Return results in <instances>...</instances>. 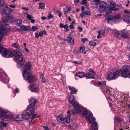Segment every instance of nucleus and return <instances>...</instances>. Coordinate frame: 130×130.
Instances as JSON below:
<instances>
[{
  "label": "nucleus",
  "instance_id": "nucleus-5",
  "mask_svg": "<svg viewBox=\"0 0 130 130\" xmlns=\"http://www.w3.org/2000/svg\"><path fill=\"white\" fill-rule=\"evenodd\" d=\"M35 108L32 106H29L27 108V110L22 115L23 118L27 120L29 119L30 115L33 113Z\"/></svg>",
  "mask_w": 130,
  "mask_h": 130
},
{
  "label": "nucleus",
  "instance_id": "nucleus-30",
  "mask_svg": "<svg viewBox=\"0 0 130 130\" xmlns=\"http://www.w3.org/2000/svg\"><path fill=\"white\" fill-rule=\"evenodd\" d=\"M70 118H69L68 117L67 118H63L61 123H69L70 122Z\"/></svg>",
  "mask_w": 130,
  "mask_h": 130
},
{
  "label": "nucleus",
  "instance_id": "nucleus-64",
  "mask_svg": "<svg viewBox=\"0 0 130 130\" xmlns=\"http://www.w3.org/2000/svg\"><path fill=\"white\" fill-rule=\"evenodd\" d=\"M43 128L45 130H50L49 129H48V127L46 126H43Z\"/></svg>",
  "mask_w": 130,
  "mask_h": 130
},
{
  "label": "nucleus",
  "instance_id": "nucleus-51",
  "mask_svg": "<svg viewBox=\"0 0 130 130\" xmlns=\"http://www.w3.org/2000/svg\"><path fill=\"white\" fill-rule=\"evenodd\" d=\"M89 71L90 72H91L93 73H94L96 75V73L94 71L91 69H89Z\"/></svg>",
  "mask_w": 130,
  "mask_h": 130
},
{
  "label": "nucleus",
  "instance_id": "nucleus-56",
  "mask_svg": "<svg viewBox=\"0 0 130 130\" xmlns=\"http://www.w3.org/2000/svg\"><path fill=\"white\" fill-rule=\"evenodd\" d=\"M79 2V0H75L74 2L75 5H77Z\"/></svg>",
  "mask_w": 130,
  "mask_h": 130
},
{
  "label": "nucleus",
  "instance_id": "nucleus-23",
  "mask_svg": "<svg viewBox=\"0 0 130 130\" xmlns=\"http://www.w3.org/2000/svg\"><path fill=\"white\" fill-rule=\"evenodd\" d=\"M69 89L71 91V94H76L77 92V90L75 88L73 87L68 86Z\"/></svg>",
  "mask_w": 130,
  "mask_h": 130
},
{
  "label": "nucleus",
  "instance_id": "nucleus-57",
  "mask_svg": "<svg viewBox=\"0 0 130 130\" xmlns=\"http://www.w3.org/2000/svg\"><path fill=\"white\" fill-rule=\"evenodd\" d=\"M71 62L76 64H78L79 63L77 62V61H72Z\"/></svg>",
  "mask_w": 130,
  "mask_h": 130
},
{
  "label": "nucleus",
  "instance_id": "nucleus-32",
  "mask_svg": "<svg viewBox=\"0 0 130 130\" xmlns=\"http://www.w3.org/2000/svg\"><path fill=\"white\" fill-rule=\"evenodd\" d=\"M39 9H42L45 8V4L44 3H40L39 4Z\"/></svg>",
  "mask_w": 130,
  "mask_h": 130
},
{
  "label": "nucleus",
  "instance_id": "nucleus-47",
  "mask_svg": "<svg viewBox=\"0 0 130 130\" xmlns=\"http://www.w3.org/2000/svg\"><path fill=\"white\" fill-rule=\"evenodd\" d=\"M37 115L36 114H35L34 115H33L32 116V118H31V119L32 120L31 121V122H32V120L35 118L37 117Z\"/></svg>",
  "mask_w": 130,
  "mask_h": 130
},
{
  "label": "nucleus",
  "instance_id": "nucleus-48",
  "mask_svg": "<svg viewBox=\"0 0 130 130\" xmlns=\"http://www.w3.org/2000/svg\"><path fill=\"white\" fill-rule=\"evenodd\" d=\"M32 29L33 31H35L38 29V28L37 27L33 26L32 27Z\"/></svg>",
  "mask_w": 130,
  "mask_h": 130
},
{
  "label": "nucleus",
  "instance_id": "nucleus-62",
  "mask_svg": "<svg viewBox=\"0 0 130 130\" xmlns=\"http://www.w3.org/2000/svg\"><path fill=\"white\" fill-rule=\"evenodd\" d=\"M121 32L123 34L127 33L125 31V29H124L121 30Z\"/></svg>",
  "mask_w": 130,
  "mask_h": 130
},
{
  "label": "nucleus",
  "instance_id": "nucleus-35",
  "mask_svg": "<svg viewBox=\"0 0 130 130\" xmlns=\"http://www.w3.org/2000/svg\"><path fill=\"white\" fill-rule=\"evenodd\" d=\"M74 99V96L70 95L68 99V100L70 103H72L73 102Z\"/></svg>",
  "mask_w": 130,
  "mask_h": 130
},
{
  "label": "nucleus",
  "instance_id": "nucleus-39",
  "mask_svg": "<svg viewBox=\"0 0 130 130\" xmlns=\"http://www.w3.org/2000/svg\"><path fill=\"white\" fill-rule=\"evenodd\" d=\"M85 50V48L84 47H80L79 48V52L81 53H83Z\"/></svg>",
  "mask_w": 130,
  "mask_h": 130
},
{
  "label": "nucleus",
  "instance_id": "nucleus-31",
  "mask_svg": "<svg viewBox=\"0 0 130 130\" xmlns=\"http://www.w3.org/2000/svg\"><path fill=\"white\" fill-rule=\"evenodd\" d=\"M40 76L41 82L43 83L45 82V80L43 74L42 73H41L40 74Z\"/></svg>",
  "mask_w": 130,
  "mask_h": 130
},
{
  "label": "nucleus",
  "instance_id": "nucleus-21",
  "mask_svg": "<svg viewBox=\"0 0 130 130\" xmlns=\"http://www.w3.org/2000/svg\"><path fill=\"white\" fill-rule=\"evenodd\" d=\"M124 21L126 23L130 24V16L128 15L124 16L123 17Z\"/></svg>",
  "mask_w": 130,
  "mask_h": 130
},
{
  "label": "nucleus",
  "instance_id": "nucleus-16",
  "mask_svg": "<svg viewBox=\"0 0 130 130\" xmlns=\"http://www.w3.org/2000/svg\"><path fill=\"white\" fill-rule=\"evenodd\" d=\"M29 88L30 90L32 92H35L39 90L38 87L34 85H31L29 86Z\"/></svg>",
  "mask_w": 130,
  "mask_h": 130
},
{
  "label": "nucleus",
  "instance_id": "nucleus-17",
  "mask_svg": "<svg viewBox=\"0 0 130 130\" xmlns=\"http://www.w3.org/2000/svg\"><path fill=\"white\" fill-rule=\"evenodd\" d=\"M71 10L70 6H66L63 8V13L66 16H67L68 12H69Z\"/></svg>",
  "mask_w": 130,
  "mask_h": 130
},
{
  "label": "nucleus",
  "instance_id": "nucleus-4",
  "mask_svg": "<svg viewBox=\"0 0 130 130\" xmlns=\"http://www.w3.org/2000/svg\"><path fill=\"white\" fill-rule=\"evenodd\" d=\"M121 72V75L124 77H130V66L125 65L122 67V70H119Z\"/></svg>",
  "mask_w": 130,
  "mask_h": 130
},
{
  "label": "nucleus",
  "instance_id": "nucleus-22",
  "mask_svg": "<svg viewBox=\"0 0 130 130\" xmlns=\"http://www.w3.org/2000/svg\"><path fill=\"white\" fill-rule=\"evenodd\" d=\"M75 75L80 78H82L85 76V73L83 72H79L76 73Z\"/></svg>",
  "mask_w": 130,
  "mask_h": 130
},
{
  "label": "nucleus",
  "instance_id": "nucleus-9",
  "mask_svg": "<svg viewBox=\"0 0 130 130\" xmlns=\"http://www.w3.org/2000/svg\"><path fill=\"white\" fill-rule=\"evenodd\" d=\"M99 10L101 12L106 11L108 10V7L107 3L104 2H101L99 5Z\"/></svg>",
  "mask_w": 130,
  "mask_h": 130
},
{
  "label": "nucleus",
  "instance_id": "nucleus-29",
  "mask_svg": "<svg viewBox=\"0 0 130 130\" xmlns=\"http://www.w3.org/2000/svg\"><path fill=\"white\" fill-rule=\"evenodd\" d=\"M100 0H94L91 2L92 4L94 6H97L100 3Z\"/></svg>",
  "mask_w": 130,
  "mask_h": 130
},
{
  "label": "nucleus",
  "instance_id": "nucleus-46",
  "mask_svg": "<svg viewBox=\"0 0 130 130\" xmlns=\"http://www.w3.org/2000/svg\"><path fill=\"white\" fill-rule=\"evenodd\" d=\"M86 15V13L85 12H83L80 15V16L82 18H83L85 17Z\"/></svg>",
  "mask_w": 130,
  "mask_h": 130
},
{
  "label": "nucleus",
  "instance_id": "nucleus-13",
  "mask_svg": "<svg viewBox=\"0 0 130 130\" xmlns=\"http://www.w3.org/2000/svg\"><path fill=\"white\" fill-rule=\"evenodd\" d=\"M119 9V7H115L113 5L110 6L109 7H108V10L106 11V14H110L112 12V10L115 11L118 10Z\"/></svg>",
  "mask_w": 130,
  "mask_h": 130
},
{
  "label": "nucleus",
  "instance_id": "nucleus-19",
  "mask_svg": "<svg viewBox=\"0 0 130 130\" xmlns=\"http://www.w3.org/2000/svg\"><path fill=\"white\" fill-rule=\"evenodd\" d=\"M36 99L34 98H31L29 101V106H33L36 103Z\"/></svg>",
  "mask_w": 130,
  "mask_h": 130
},
{
  "label": "nucleus",
  "instance_id": "nucleus-10",
  "mask_svg": "<svg viewBox=\"0 0 130 130\" xmlns=\"http://www.w3.org/2000/svg\"><path fill=\"white\" fill-rule=\"evenodd\" d=\"M24 79L27 80L30 83L34 82L35 80V77L31 74H27L23 75Z\"/></svg>",
  "mask_w": 130,
  "mask_h": 130
},
{
  "label": "nucleus",
  "instance_id": "nucleus-26",
  "mask_svg": "<svg viewBox=\"0 0 130 130\" xmlns=\"http://www.w3.org/2000/svg\"><path fill=\"white\" fill-rule=\"evenodd\" d=\"M7 123H5L1 121L0 122V128L2 129L5 127H6L7 125Z\"/></svg>",
  "mask_w": 130,
  "mask_h": 130
},
{
  "label": "nucleus",
  "instance_id": "nucleus-58",
  "mask_svg": "<svg viewBox=\"0 0 130 130\" xmlns=\"http://www.w3.org/2000/svg\"><path fill=\"white\" fill-rule=\"evenodd\" d=\"M69 27L71 29H72L74 28V27L73 26V25H72V24H70L69 26Z\"/></svg>",
  "mask_w": 130,
  "mask_h": 130
},
{
  "label": "nucleus",
  "instance_id": "nucleus-60",
  "mask_svg": "<svg viewBox=\"0 0 130 130\" xmlns=\"http://www.w3.org/2000/svg\"><path fill=\"white\" fill-rule=\"evenodd\" d=\"M22 9L24 10L25 11H27L28 10V9L27 8H25L24 7H23L22 8Z\"/></svg>",
  "mask_w": 130,
  "mask_h": 130
},
{
  "label": "nucleus",
  "instance_id": "nucleus-2",
  "mask_svg": "<svg viewBox=\"0 0 130 130\" xmlns=\"http://www.w3.org/2000/svg\"><path fill=\"white\" fill-rule=\"evenodd\" d=\"M1 109L2 110V111H3L0 112V118H2V119L7 118L10 121H20L22 120L19 118V115L13 116L11 115H8L7 112L3 109L1 108Z\"/></svg>",
  "mask_w": 130,
  "mask_h": 130
},
{
  "label": "nucleus",
  "instance_id": "nucleus-54",
  "mask_svg": "<svg viewBox=\"0 0 130 130\" xmlns=\"http://www.w3.org/2000/svg\"><path fill=\"white\" fill-rule=\"evenodd\" d=\"M67 113L68 114L67 117L70 118V111H68Z\"/></svg>",
  "mask_w": 130,
  "mask_h": 130
},
{
  "label": "nucleus",
  "instance_id": "nucleus-36",
  "mask_svg": "<svg viewBox=\"0 0 130 130\" xmlns=\"http://www.w3.org/2000/svg\"><path fill=\"white\" fill-rule=\"evenodd\" d=\"M103 32H104V31L102 30L99 31L98 32L99 35L97 36V38H98L99 39L101 38L100 35L102 34Z\"/></svg>",
  "mask_w": 130,
  "mask_h": 130
},
{
  "label": "nucleus",
  "instance_id": "nucleus-28",
  "mask_svg": "<svg viewBox=\"0 0 130 130\" xmlns=\"http://www.w3.org/2000/svg\"><path fill=\"white\" fill-rule=\"evenodd\" d=\"M15 24L17 25H19L22 23V21L20 19H16L15 20Z\"/></svg>",
  "mask_w": 130,
  "mask_h": 130
},
{
  "label": "nucleus",
  "instance_id": "nucleus-52",
  "mask_svg": "<svg viewBox=\"0 0 130 130\" xmlns=\"http://www.w3.org/2000/svg\"><path fill=\"white\" fill-rule=\"evenodd\" d=\"M35 37L36 38H37L39 36V34H38V32H35Z\"/></svg>",
  "mask_w": 130,
  "mask_h": 130
},
{
  "label": "nucleus",
  "instance_id": "nucleus-18",
  "mask_svg": "<svg viewBox=\"0 0 130 130\" xmlns=\"http://www.w3.org/2000/svg\"><path fill=\"white\" fill-rule=\"evenodd\" d=\"M121 20L120 17L119 15L112 16V20L116 22H119Z\"/></svg>",
  "mask_w": 130,
  "mask_h": 130
},
{
  "label": "nucleus",
  "instance_id": "nucleus-41",
  "mask_svg": "<svg viewBox=\"0 0 130 130\" xmlns=\"http://www.w3.org/2000/svg\"><path fill=\"white\" fill-rule=\"evenodd\" d=\"M115 121L118 122H120L121 121V120L120 118L117 117L115 118Z\"/></svg>",
  "mask_w": 130,
  "mask_h": 130
},
{
  "label": "nucleus",
  "instance_id": "nucleus-43",
  "mask_svg": "<svg viewBox=\"0 0 130 130\" xmlns=\"http://www.w3.org/2000/svg\"><path fill=\"white\" fill-rule=\"evenodd\" d=\"M26 17L28 20H30L33 18V16L31 15H30L29 14H28L26 16Z\"/></svg>",
  "mask_w": 130,
  "mask_h": 130
},
{
  "label": "nucleus",
  "instance_id": "nucleus-14",
  "mask_svg": "<svg viewBox=\"0 0 130 130\" xmlns=\"http://www.w3.org/2000/svg\"><path fill=\"white\" fill-rule=\"evenodd\" d=\"M3 22L4 23H11L13 21V19L10 16H7L3 17L2 18Z\"/></svg>",
  "mask_w": 130,
  "mask_h": 130
},
{
  "label": "nucleus",
  "instance_id": "nucleus-50",
  "mask_svg": "<svg viewBox=\"0 0 130 130\" xmlns=\"http://www.w3.org/2000/svg\"><path fill=\"white\" fill-rule=\"evenodd\" d=\"M86 40H87L88 41V39L86 38H83L81 40V41L83 43H84L85 42V41Z\"/></svg>",
  "mask_w": 130,
  "mask_h": 130
},
{
  "label": "nucleus",
  "instance_id": "nucleus-59",
  "mask_svg": "<svg viewBox=\"0 0 130 130\" xmlns=\"http://www.w3.org/2000/svg\"><path fill=\"white\" fill-rule=\"evenodd\" d=\"M85 9V7L84 6H82L81 7V9L83 12H84V10Z\"/></svg>",
  "mask_w": 130,
  "mask_h": 130
},
{
  "label": "nucleus",
  "instance_id": "nucleus-40",
  "mask_svg": "<svg viewBox=\"0 0 130 130\" xmlns=\"http://www.w3.org/2000/svg\"><path fill=\"white\" fill-rule=\"evenodd\" d=\"M113 5L116 7H119V9L121 8L122 6L121 5V4H115V3Z\"/></svg>",
  "mask_w": 130,
  "mask_h": 130
},
{
  "label": "nucleus",
  "instance_id": "nucleus-1",
  "mask_svg": "<svg viewBox=\"0 0 130 130\" xmlns=\"http://www.w3.org/2000/svg\"><path fill=\"white\" fill-rule=\"evenodd\" d=\"M92 113L90 111L86 110L83 111V116H86V118L90 123H92V127L93 130H98V126L97 123L95 121V119L94 117H91Z\"/></svg>",
  "mask_w": 130,
  "mask_h": 130
},
{
  "label": "nucleus",
  "instance_id": "nucleus-34",
  "mask_svg": "<svg viewBox=\"0 0 130 130\" xmlns=\"http://www.w3.org/2000/svg\"><path fill=\"white\" fill-rule=\"evenodd\" d=\"M89 44L91 46H94L96 45V43L94 41H91L89 42Z\"/></svg>",
  "mask_w": 130,
  "mask_h": 130
},
{
  "label": "nucleus",
  "instance_id": "nucleus-33",
  "mask_svg": "<svg viewBox=\"0 0 130 130\" xmlns=\"http://www.w3.org/2000/svg\"><path fill=\"white\" fill-rule=\"evenodd\" d=\"M63 119V116L62 115H60L57 118V120L58 121H60L61 122Z\"/></svg>",
  "mask_w": 130,
  "mask_h": 130
},
{
  "label": "nucleus",
  "instance_id": "nucleus-53",
  "mask_svg": "<svg viewBox=\"0 0 130 130\" xmlns=\"http://www.w3.org/2000/svg\"><path fill=\"white\" fill-rule=\"evenodd\" d=\"M39 36L40 37H42L43 36V32L42 31H40L39 32Z\"/></svg>",
  "mask_w": 130,
  "mask_h": 130
},
{
  "label": "nucleus",
  "instance_id": "nucleus-11",
  "mask_svg": "<svg viewBox=\"0 0 130 130\" xmlns=\"http://www.w3.org/2000/svg\"><path fill=\"white\" fill-rule=\"evenodd\" d=\"M4 4V5L2 4H1V6H3L5 7L3 9L2 14H4L8 15L10 14L12 12L11 9L9 8L6 4Z\"/></svg>",
  "mask_w": 130,
  "mask_h": 130
},
{
  "label": "nucleus",
  "instance_id": "nucleus-6",
  "mask_svg": "<svg viewBox=\"0 0 130 130\" xmlns=\"http://www.w3.org/2000/svg\"><path fill=\"white\" fill-rule=\"evenodd\" d=\"M0 42L5 34H7L6 31L10 28L9 25L7 24H2V22H0Z\"/></svg>",
  "mask_w": 130,
  "mask_h": 130
},
{
  "label": "nucleus",
  "instance_id": "nucleus-44",
  "mask_svg": "<svg viewBox=\"0 0 130 130\" xmlns=\"http://www.w3.org/2000/svg\"><path fill=\"white\" fill-rule=\"evenodd\" d=\"M87 0H82L81 4H87Z\"/></svg>",
  "mask_w": 130,
  "mask_h": 130
},
{
  "label": "nucleus",
  "instance_id": "nucleus-20",
  "mask_svg": "<svg viewBox=\"0 0 130 130\" xmlns=\"http://www.w3.org/2000/svg\"><path fill=\"white\" fill-rule=\"evenodd\" d=\"M109 31H111V32L113 33L114 36L117 38H118L120 35V34L119 32L117 30H113L109 29Z\"/></svg>",
  "mask_w": 130,
  "mask_h": 130
},
{
  "label": "nucleus",
  "instance_id": "nucleus-42",
  "mask_svg": "<svg viewBox=\"0 0 130 130\" xmlns=\"http://www.w3.org/2000/svg\"><path fill=\"white\" fill-rule=\"evenodd\" d=\"M122 36L124 38H128V35L127 33L123 34H122Z\"/></svg>",
  "mask_w": 130,
  "mask_h": 130
},
{
  "label": "nucleus",
  "instance_id": "nucleus-12",
  "mask_svg": "<svg viewBox=\"0 0 130 130\" xmlns=\"http://www.w3.org/2000/svg\"><path fill=\"white\" fill-rule=\"evenodd\" d=\"M31 67V65L30 62L26 63L23 69L24 71L23 72V75L29 74L30 72Z\"/></svg>",
  "mask_w": 130,
  "mask_h": 130
},
{
  "label": "nucleus",
  "instance_id": "nucleus-27",
  "mask_svg": "<svg viewBox=\"0 0 130 130\" xmlns=\"http://www.w3.org/2000/svg\"><path fill=\"white\" fill-rule=\"evenodd\" d=\"M85 76L87 77V78H94V76L93 74L91 73H87L85 74Z\"/></svg>",
  "mask_w": 130,
  "mask_h": 130
},
{
  "label": "nucleus",
  "instance_id": "nucleus-8",
  "mask_svg": "<svg viewBox=\"0 0 130 130\" xmlns=\"http://www.w3.org/2000/svg\"><path fill=\"white\" fill-rule=\"evenodd\" d=\"M121 72L119 70H117L116 72H111L109 73L108 76L109 80L115 79H117L120 75H121Z\"/></svg>",
  "mask_w": 130,
  "mask_h": 130
},
{
  "label": "nucleus",
  "instance_id": "nucleus-37",
  "mask_svg": "<svg viewBox=\"0 0 130 130\" xmlns=\"http://www.w3.org/2000/svg\"><path fill=\"white\" fill-rule=\"evenodd\" d=\"M105 19L108 21L112 20V16L105 15Z\"/></svg>",
  "mask_w": 130,
  "mask_h": 130
},
{
  "label": "nucleus",
  "instance_id": "nucleus-3",
  "mask_svg": "<svg viewBox=\"0 0 130 130\" xmlns=\"http://www.w3.org/2000/svg\"><path fill=\"white\" fill-rule=\"evenodd\" d=\"M1 52L2 53V56L6 58H9L10 56H13L17 54L16 52L14 51H11L10 50H7L0 45V53Z\"/></svg>",
  "mask_w": 130,
  "mask_h": 130
},
{
  "label": "nucleus",
  "instance_id": "nucleus-45",
  "mask_svg": "<svg viewBox=\"0 0 130 130\" xmlns=\"http://www.w3.org/2000/svg\"><path fill=\"white\" fill-rule=\"evenodd\" d=\"M13 46L15 48H17L19 46L16 43H14L12 44Z\"/></svg>",
  "mask_w": 130,
  "mask_h": 130
},
{
  "label": "nucleus",
  "instance_id": "nucleus-7",
  "mask_svg": "<svg viewBox=\"0 0 130 130\" xmlns=\"http://www.w3.org/2000/svg\"><path fill=\"white\" fill-rule=\"evenodd\" d=\"M73 106L74 108L72 110L73 113H78L82 112L84 109L83 107L80 105L79 104L76 102H74L73 104Z\"/></svg>",
  "mask_w": 130,
  "mask_h": 130
},
{
  "label": "nucleus",
  "instance_id": "nucleus-63",
  "mask_svg": "<svg viewBox=\"0 0 130 130\" xmlns=\"http://www.w3.org/2000/svg\"><path fill=\"white\" fill-rule=\"evenodd\" d=\"M22 64L21 63H19L18 64V67L20 68V67H21V66H22Z\"/></svg>",
  "mask_w": 130,
  "mask_h": 130
},
{
  "label": "nucleus",
  "instance_id": "nucleus-15",
  "mask_svg": "<svg viewBox=\"0 0 130 130\" xmlns=\"http://www.w3.org/2000/svg\"><path fill=\"white\" fill-rule=\"evenodd\" d=\"M23 58V56L21 54H17L15 56V59L19 62H22Z\"/></svg>",
  "mask_w": 130,
  "mask_h": 130
},
{
  "label": "nucleus",
  "instance_id": "nucleus-38",
  "mask_svg": "<svg viewBox=\"0 0 130 130\" xmlns=\"http://www.w3.org/2000/svg\"><path fill=\"white\" fill-rule=\"evenodd\" d=\"M98 85H102V84H105L106 83V81H102L101 82H100L99 81L98 82Z\"/></svg>",
  "mask_w": 130,
  "mask_h": 130
},
{
  "label": "nucleus",
  "instance_id": "nucleus-49",
  "mask_svg": "<svg viewBox=\"0 0 130 130\" xmlns=\"http://www.w3.org/2000/svg\"><path fill=\"white\" fill-rule=\"evenodd\" d=\"M106 91L108 93H109L110 91L111 90V89H110L109 88H106Z\"/></svg>",
  "mask_w": 130,
  "mask_h": 130
},
{
  "label": "nucleus",
  "instance_id": "nucleus-24",
  "mask_svg": "<svg viewBox=\"0 0 130 130\" xmlns=\"http://www.w3.org/2000/svg\"><path fill=\"white\" fill-rule=\"evenodd\" d=\"M68 42L70 43L71 45H73L74 44V41L73 38H72L68 37L66 39Z\"/></svg>",
  "mask_w": 130,
  "mask_h": 130
},
{
  "label": "nucleus",
  "instance_id": "nucleus-25",
  "mask_svg": "<svg viewBox=\"0 0 130 130\" xmlns=\"http://www.w3.org/2000/svg\"><path fill=\"white\" fill-rule=\"evenodd\" d=\"M21 29L23 30L27 31L30 30V27L28 26H25L24 25H21L20 26Z\"/></svg>",
  "mask_w": 130,
  "mask_h": 130
},
{
  "label": "nucleus",
  "instance_id": "nucleus-61",
  "mask_svg": "<svg viewBox=\"0 0 130 130\" xmlns=\"http://www.w3.org/2000/svg\"><path fill=\"white\" fill-rule=\"evenodd\" d=\"M57 12L58 13V16L59 17H61L62 15L61 13L59 11H57Z\"/></svg>",
  "mask_w": 130,
  "mask_h": 130
},
{
  "label": "nucleus",
  "instance_id": "nucleus-55",
  "mask_svg": "<svg viewBox=\"0 0 130 130\" xmlns=\"http://www.w3.org/2000/svg\"><path fill=\"white\" fill-rule=\"evenodd\" d=\"M85 13L87 15H90L91 14V13L90 11H87L85 12Z\"/></svg>",
  "mask_w": 130,
  "mask_h": 130
}]
</instances>
